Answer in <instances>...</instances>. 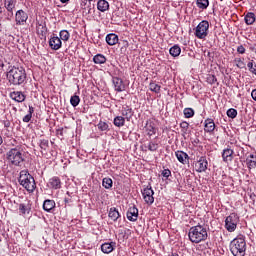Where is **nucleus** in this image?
Wrapping results in <instances>:
<instances>
[{
	"label": "nucleus",
	"instance_id": "24",
	"mask_svg": "<svg viewBox=\"0 0 256 256\" xmlns=\"http://www.w3.org/2000/svg\"><path fill=\"white\" fill-rule=\"evenodd\" d=\"M43 209L44 211H47V213L53 211V209H55V200H45L43 203Z\"/></svg>",
	"mask_w": 256,
	"mask_h": 256
},
{
	"label": "nucleus",
	"instance_id": "35",
	"mask_svg": "<svg viewBox=\"0 0 256 256\" xmlns=\"http://www.w3.org/2000/svg\"><path fill=\"white\" fill-rule=\"evenodd\" d=\"M115 127H123L125 125V118L123 116H117L114 118Z\"/></svg>",
	"mask_w": 256,
	"mask_h": 256
},
{
	"label": "nucleus",
	"instance_id": "22",
	"mask_svg": "<svg viewBox=\"0 0 256 256\" xmlns=\"http://www.w3.org/2000/svg\"><path fill=\"white\" fill-rule=\"evenodd\" d=\"M97 9L101 11V13H105V11H109V2L107 0H99L97 2Z\"/></svg>",
	"mask_w": 256,
	"mask_h": 256
},
{
	"label": "nucleus",
	"instance_id": "3",
	"mask_svg": "<svg viewBox=\"0 0 256 256\" xmlns=\"http://www.w3.org/2000/svg\"><path fill=\"white\" fill-rule=\"evenodd\" d=\"M230 251L234 256H245L247 251V242L245 236H238L230 242Z\"/></svg>",
	"mask_w": 256,
	"mask_h": 256
},
{
	"label": "nucleus",
	"instance_id": "59",
	"mask_svg": "<svg viewBox=\"0 0 256 256\" xmlns=\"http://www.w3.org/2000/svg\"><path fill=\"white\" fill-rule=\"evenodd\" d=\"M252 51L256 53V44L254 45V47H252Z\"/></svg>",
	"mask_w": 256,
	"mask_h": 256
},
{
	"label": "nucleus",
	"instance_id": "25",
	"mask_svg": "<svg viewBox=\"0 0 256 256\" xmlns=\"http://www.w3.org/2000/svg\"><path fill=\"white\" fill-rule=\"evenodd\" d=\"M93 61L96 65H103V64L107 63V58L103 54H96L93 57Z\"/></svg>",
	"mask_w": 256,
	"mask_h": 256
},
{
	"label": "nucleus",
	"instance_id": "44",
	"mask_svg": "<svg viewBox=\"0 0 256 256\" xmlns=\"http://www.w3.org/2000/svg\"><path fill=\"white\" fill-rule=\"evenodd\" d=\"M157 149H159V143L157 142H149L148 144V150L149 151H157Z\"/></svg>",
	"mask_w": 256,
	"mask_h": 256
},
{
	"label": "nucleus",
	"instance_id": "61",
	"mask_svg": "<svg viewBox=\"0 0 256 256\" xmlns=\"http://www.w3.org/2000/svg\"><path fill=\"white\" fill-rule=\"evenodd\" d=\"M67 195H69V192H67Z\"/></svg>",
	"mask_w": 256,
	"mask_h": 256
},
{
	"label": "nucleus",
	"instance_id": "11",
	"mask_svg": "<svg viewBox=\"0 0 256 256\" xmlns=\"http://www.w3.org/2000/svg\"><path fill=\"white\" fill-rule=\"evenodd\" d=\"M248 155V156H247ZM246 160L245 163L249 169V171H251V169H255L256 167V153H246L245 154Z\"/></svg>",
	"mask_w": 256,
	"mask_h": 256
},
{
	"label": "nucleus",
	"instance_id": "54",
	"mask_svg": "<svg viewBox=\"0 0 256 256\" xmlns=\"http://www.w3.org/2000/svg\"><path fill=\"white\" fill-rule=\"evenodd\" d=\"M251 97L254 101H256V89H254L251 93Z\"/></svg>",
	"mask_w": 256,
	"mask_h": 256
},
{
	"label": "nucleus",
	"instance_id": "31",
	"mask_svg": "<svg viewBox=\"0 0 256 256\" xmlns=\"http://www.w3.org/2000/svg\"><path fill=\"white\" fill-rule=\"evenodd\" d=\"M169 53L172 57H179L181 55V47L174 45L170 48Z\"/></svg>",
	"mask_w": 256,
	"mask_h": 256
},
{
	"label": "nucleus",
	"instance_id": "26",
	"mask_svg": "<svg viewBox=\"0 0 256 256\" xmlns=\"http://www.w3.org/2000/svg\"><path fill=\"white\" fill-rule=\"evenodd\" d=\"M80 7L83 10L82 13L86 15H91L93 9L91 8V5H88L87 7V0H84L80 3Z\"/></svg>",
	"mask_w": 256,
	"mask_h": 256
},
{
	"label": "nucleus",
	"instance_id": "33",
	"mask_svg": "<svg viewBox=\"0 0 256 256\" xmlns=\"http://www.w3.org/2000/svg\"><path fill=\"white\" fill-rule=\"evenodd\" d=\"M19 211H20V213H22V215L30 213L31 205L30 204H20L19 205Z\"/></svg>",
	"mask_w": 256,
	"mask_h": 256
},
{
	"label": "nucleus",
	"instance_id": "27",
	"mask_svg": "<svg viewBox=\"0 0 256 256\" xmlns=\"http://www.w3.org/2000/svg\"><path fill=\"white\" fill-rule=\"evenodd\" d=\"M122 115L123 117H126L127 121L131 120V117H133V109L129 106H125L122 109Z\"/></svg>",
	"mask_w": 256,
	"mask_h": 256
},
{
	"label": "nucleus",
	"instance_id": "57",
	"mask_svg": "<svg viewBox=\"0 0 256 256\" xmlns=\"http://www.w3.org/2000/svg\"><path fill=\"white\" fill-rule=\"evenodd\" d=\"M170 256H179L177 252H172Z\"/></svg>",
	"mask_w": 256,
	"mask_h": 256
},
{
	"label": "nucleus",
	"instance_id": "8",
	"mask_svg": "<svg viewBox=\"0 0 256 256\" xmlns=\"http://www.w3.org/2000/svg\"><path fill=\"white\" fill-rule=\"evenodd\" d=\"M153 195H155V191H153L151 184L142 190V196L147 205H153L155 203V197Z\"/></svg>",
	"mask_w": 256,
	"mask_h": 256
},
{
	"label": "nucleus",
	"instance_id": "42",
	"mask_svg": "<svg viewBox=\"0 0 256 256\" xmlns=\"http://www.w3.org/2000/svg\"><path fill=\"white\" fill-rule=\"evenodd\" d=\"M39 147H40V149H43V151H47V149L49 147V140H46V139L40 140Z\"/></svg>",
	"mask_w": 256,
	"mask_h": 256
},
{
	"label": "nucleus",
	"instance_id": "46",
	"mask_svg": "<svg viewBox=\"0 0 256 256\" xmlns=\"http://www.w3.org/2000/svg\"><path fill=\"white\" fill-rule=\"evenodd\" d=\"M207 81H208V83H210V85H213V84L217 83V77H215V75H210L207 78Z\"/></svg>",
	"mask_w": 256,
	"mask_h": 256
},
{
	"label": "nucleus",
	"instance_id": "56",
	"mask_svg": "<svg viewBox=\"0 0 256 256\" xmlns=\"http://www.w3.org/2000/svg\"><path fill=\"white\" fill-rule=\"evenodd\" d=\"M241 65H243V61L239 60V64H237V67L241 68Z\"/></svg>",
	"mask_w": 256,
	"mask_h": 256
},
{
	"label": "nucleus",
	"instance_id": "18",
	"mask_svg": "<svg viewBox=\"0 0 256 256\" xmlns=\"http://www.w3.org/2000/svg\"><path fill=\"white\" fill-rule=\"evenodd\" d=\"M115 242H105L101 245V251L102 253H106V255H109V253H113L115 250Z\"/></svg>",
	"mask_w": 256,
	"mask_h": 256
},
{
	"label": "nucleus",
	"instance_id": "53",
	"mask_svg": "<svg viewBox=\"0 0 256 256\" xmlns=\"http://www.w3.org/2000/svg\"><path fill=\"white\" fill-rule=\"evenodd\" d=\"M4 127L9 128L11 127V122L9 120L4 121Z\"/></svg>",
	"mask_w": 256,
	"mask_h": 256
},
{
	"label": "nucleus",
	"instance_id": "47",
	"mask_svg": "<svg viewBox=\"0 0 256 256\" xmlns=\"http://www.w3.org/2000/svg\"><path fill=\"white\" fill-rule=\"evenodd\" d=\"M180 127L184 133H187V130L189 129V123L187 122H181Z\"/></svg>",
	"mask_w": 256,
	"mask_h": 256
},
{
	"label": "nucleus",
	"instance_id": "41",
	"mask_svg": "<svg viewBox=\"0 0 256 256\" xmlns=\"http://www.w3.org/2000/svg\"><path fill=\"white\" fill-rule=\"evenodd\" d=\"M97 127L99 131H109V124L107 122L100 121Z\"/></svg>",
	"mask_w": 256,
	"mask_h": 256
},
{
	"label": "nucleus",
	"instance_id": "55",
	"mask_svg": "<svg viewBox=\"0 0 256 256\" xmlns=\"http://www.w3.org/2000/svg\"><path fill=\"white\" fill-rule=\"evenodd\" d=\"M64 203H71V198H64Z\"/></svg>",
	"mask_w": 256,
	"mask_h": 256
},
{
	"label": "nucleus",
	"instance_id": "29",
	"mask_svg": "<svg viewBox=\"0 0 256 256\" xmlns=\"http://www.w3.org/2000/svg\"><path fill=\"white\" fill-rule=\"evenodd\" d=\"M37 33L40 35L41 39L47 37V26L39 24L37 27Z\"/></svg>",
	"mask_w": 256,
	"mask_h": 256
},
{
	"label": "nucleus",
	"instance_id": "10",
	"mask_svg": "<svg viewBox=\"0 0 256 256\" xmlns=\"http://www.w3.org/2000/svg\"><path fill=\"white\" fill-rule=\"evenodd\" d=\"M208 165H209V162H207V158L202 156L195 164V167L197 168L196 171L198 173H203V172L207 171Z\"/></svg>",
	"mask_w": 256,
	"mask_h": 256
},
{
	"label": "nucleus",
	"instance_id": "2",
	"mask_svg": "<svg viewBox=\"0 0 256 256\" xmlns=\"http://www.w3.org/2000/svg\"><path fill=\"white\" fill-rule=\"evenodd\" d=\"M189 241L191 243H201V241H207V228L205 226L198 224L196 226H192L188 232Z\"/></svg>",
	"mask_w": 256,
	"mask_h": 256
},
{
	"label": "nucleus",
	"instance_id": "20",
	"mask_svg": "<svg viewBox=\"0 0 256 256\" xmlns=\"http://www.w3.org/2000/svg\"><path fill=\"white\" fill-rule=\"evenodd\" d=\"M204 131L206 133H213L215 131V122L213 119L208 118L205 120Z\"/></svg>",
	"mask_w": 256,
	"mask_h": 256
},
{
	"label": "nucleus",
	"instance_id": "13",
	"mask_svg": "<svg viewBox=\"0 0 256 256\" xmlns=\"http://www.w3.org/2000/svg\"><path fill=\"white\" fill-rule=\"evenodd\" d=\"M112 83L114 85L115 91H117L118 93L125 91L126 86H125V82H123V79L119 77H114L112 79Z\"/></svg>",
	"mask_w": 256,
	"mask_h": 256
},
{
	"label": "nucleus",
	"instance_id": "6",
	"mask_svg": "<svg viewBox=\"0 0 256 256\" xmlns=\"http://www.w3.org/2000/svg\"><path fill=\"white\" fill-rule=\"evenodd\" d=\"M194 35L197 37V39H205V37L209 35V21L202 20L197 25Z\"/></svg>",
	"mask_w": 256,
	"mask_h": 256
},
{
	"label": "nucleus",
	"instance_id": "43",
	"mask_svg": "<svg viewBox=\"0 0 256 256\" xmlns=\"http://www.w3.org/2000/svg\"><path fill=\"white\" fill-rule=\"evenodd\" d=\"M226 113L230 119H235V117H237V110L235 108L228 109Z\"/></svg>",
	"mask_w": 256,
	"mask_h": 256
},
{
	"label": "nucleus",
	"instance_id": "15",
	"mask_svg": "<svg viewBox=\"0 0 256 256\" xmlns=\"http://www.w3.org/2000/svg\"><path fill=\"white\" fill-rule=\"evenodd\" d=\"M16 25H24V23L29 19V15L23 10H18L15 15Z\"/></svg>",
	"mask_w": 256,
	"mask_h": 256
},
{
	"label": "nucleus",
	"instance_id": "48",
	"mask_svg": "<svg viewBox=\"0 0 256 256\" xmlns=\"http://www.w3.org/2000/svg\"><path fill=\"white\" fill-rule=\"evenodd\" d=\"M162 177H165V179H169V177H171V170L169 169H164L162 171Z\"/></svg>",
	"mask_w": 256,
	"mask_h": 256
},
{
	"label": "nucleus",
	"instance_id": "12",
	"mask_svg": "<svg viewBox=\"0 0 256 256\" xmlns=\"http://www.w3.org/2000/svg\"><path fill=\"white\" fill-rule=\"evenodd\" d=\"M126 217L128 221H137V219H139V209H137L135 206H131L127 211Z\"/></svg>",
	"mask_w": 256,
	"mask_h": 256
},
{
	"label": "nucleus",
	"instance_id": "37",
	"mask_svg": "<svg viewBox=\"0 0 256 256\" xmlns=\"http://www.w3.org/2000/svg\"><path fill=\"white\" fill-rule=\"evenodd\" d=\"M60 40L62 41H69L71 34L67 30H61L60 33Z\"/></svg>",
	"mask_w": 256,
	"mask_h": 256
},
{
	"label": "nucleus",
	"instance_id": "52",
	"mask_svg": "<svg viewBox=\"0 0 256 256\" xmlns=\"http://www.w3.org/2000/svg\"><path fill=\"white\" fill-rule=\"evenodd\" d=\"M33 113H35V108L33 106H29V110H28V115H32L33 116Z\"/></svg>",
	"mask_w": 256,
	"mask_h": 256
},
{
	"label": "nucleus",
	"instance_id": "14",
	"mask_svg": "<svg viewBox=\"0 0 256 256\" xmlns=\"http://www.w3.org/2000/svg\"><path fill=\"white\" fill-rule=\"evenodd\" d=\"M235 155V151L231 148H225L222 151V159L224 161V163H231V161H233L234 156Z\"/></svg>",
	"mask_w": 256,
	"mask_h": 256
},
{
	"label": "nucleus",
	"instance_id": "30",
	"mask_svg": "<svg viewBox=\"0 0 256 256\" xmlns=\"http://www.w3.org/2000/svg\"><path fill=\"white\" fill-rule=\"evenodd\" d=\"M145 127L147 135H149V137H152V135H155L157 133V128H155V124L147 123Z\"/></svg>",
	"mask_w": 256,
	"mask_h": 256
},
{
	"label": "nucleus",
	"instance_id": "49",
	"mask_svg": "<svg viewBox=\"0 0 256 256\" xmlns=\"http://www.w3.org/2000/svg\"><path fill=\"white\" fill-rule=\"evenodd\" d=\"M33 118V116L31 114H27L23 117L22 121L24 123H29V121H31V119Z\"/></svg>",
	"mask_w": 256,
	"mask_h": 256
},
{
	"label": "nucleus",
	"instance_id": "17",
	"mask_svg": "<svg viewBox=\"0 0 256 256\" xmlns=\"http://www.w3.org/2000/svg\"><path fill=\"white\" fill-rule=\"evenodd\" d=\"M48 187L50 189H61V178L57 176H53L52 178L49 179L48 181Z\"/></svg>",
	"mask_w": 256,
	"mask_h": 256
},
{
	"label": "nucleus",
	"instance_id": "16",
	"mask_svg": "<svg viewBox=\"0 0 256 256\" xmlns=\"http://www.w3.org/2000/svg\"><path fill=\"white\" fill-rule=\"evenodd\" d=\"M10 98L17 103H23V101L27 99V96H25V94H23L21 91H14L10 93Z\"/></svg>",
	"mask_w": 256,
	"mask_h": 256
},
{
	"label": "nucleus",
	"instance_id": "28",
	"mask_svg": "<svg viewBox=\"0 0 256 256\" xmlns=\"http://www.w3.org/2000/svg\"><path fill=\"white\" fill-rule=\"evenodd\" d=\"M246 25H253L255 23V13L248 12L244 18Z\"/></svg>",
	"mask_w": 256,
	"mask_h": 256
},
{
	"label": "nucleus",
	"instance_id": "5",
	"mask_svg": "<svg viewBox=\"0 0 256 256\" xmlns=\"http://www.w3.org/2000/svg\"><path fill=\"white\" fill-rule=\"evenodd\" d=\"M6 159H8L9 163L19 167L21 163L25 161L23 158V153H21L20 149L12 148L6 153Z\"/></svg>",
	"mask_w": 256,
	"mask_h": 256
},
{
	"label": "nucleus",
	"instance_id": "4",
	"mask_svg": "<svg viewBox=\"0 0 256 256\" xmlns=\"http://www.w3.org/2000/svg\"><path fill=\"white\" fill-rule=\"evenodd\" d=\"M19 183L28 191L29 193H33L37 187L35 184V178L29 173H20Z\"/></svg>",
	"mask_w": 256,
	"mask_h": 256
},
{
	"label": "nucleus",
	"instance_id": "51",
	"mask_svg": "<svg viewBox=\"0 0 256 256\" xmlns=\"http://www.w3.org/2000/svg\"><path fill=\"white\" fill-rule=\"evenodd\" d=\"M237 51H238V53H240V55H244L245 47L243 45H240L237 47Z\"/></svg>",
	"mask_w": 256,
	"mask_h": 256
},
{
	"label": "nucleus",
	"instance_id": "21",
	"mask_svg": "<svg viewBox=\"0 0 256 256\" xmlns=\"http://www.w3.org/2000/svg\"><path fill=\"white\" fill-rule=\"evenodd\" d=\"M106 43L110 46L117 45L119 43V36L115 33H110L106 36Z\"/></svg>",
	"mask_w": 256,
	"mask_h": 256
},
{
	"label": "nucleus",
	"instance_id": "40",
	"mask_svg": "<svg viewBox=\"0 0 256 256\" xmlns=\"http://www.w3.org/2000/svg\"><path fill=\"white\" fill-rule=\"evenodd\" d=\"M183 113L186 119H191L195 115V110L193 108H185Z\"/></svg>",
	"mask_w": 256,
	"mask_h": 256
},
{
	"label": "nucleus",
	"instance_id": "34",
	"mask_svg": "<svg viewBox=\"0 0 256 256\" xmlns=\"http://www.w3.org/2000/svg\"><path fill=\"white\" fill-rule=\"evenodd\" d=\"M5 8L9 13H13V9H15V1L14 0H5Z\"/></svg>",
	"mask_w": 256,
	"mask_h": 256
},
{
	"label": "nucleus",
	"instance_id": "36",
	"mask_svg": "<svg viewBox=\"0 0 256 256\" xmlns=\"http://www.w3.org/2000/svg\"><path fill=\"white\" fill-rule=\"evenodd\" d=\"M149 87L150 91H152L153 93H161V85L155 82H150Z\"/></svg>",
	"mask_w": 256,
	"mask_h": 256
},
{
	"label": "nucleus",
	"instance_id": "9",
	"mask_svg": "<svg viewBox=\"0 0 256 256\" xmlns=\"http://www.w3.org/2000/svg\"><path fill=\"white\" fill-rule=\"evenodd\" d=\"M63 45V42L61 41V38L56 36L55 34H52L49 40V47L53 51H59Z\"/></svg>",
	"mask_w": 256,
	"mask_h": 256
},
{
	"label": "nucleus",
	"instance_id": "60",
	"mask_svg": "<svg viewBox=\"0 0 256 256\" xmlns=\"http://www.w3.org/2000/svg\"><path fill=\"white\" fill-rule=\"evenodd\" d=\"M3 144V137L0 136V145Z\"/></svg>",
	"mask_w": 256,
	"mask_h": 256
},
{
	"label": "nucleus",
	"instance_id": "23",
	"mask_svg": "<svg viewBox=\"0 0 256 256\" xmlns=\"http://www.w3.org/2000/svg\"><path fill=\"white\" fill-rule=\"evenodd\" d=\"M108 217L112 221H117V219H119V217H121V214L119 213V210H117V208L112 207L109 210Z\"/></svg>",
	"mask_w": 256,
	"mask_h": 256
},
{
	"label": "nucleus",
	"instance_id": "50",
	"mask_svg": "<svg viewBox=\"0 0 256 256\" xmlns=\"http://www.w3.org/2000/svg\"><path fill=\"white\" fill-rule=\"evenodd\" d=\"M120 43L122 45L121 49H127V47H129V41L127 40H122Z\"/></svg>",
	"mask_w": 256,
	"mask_h": 256
},
{
	"label": "nucleus",
	"instance_id": "39",
	"mask_svg": "<svg viewBox=\"0 0 256 256\" xmlns=\"http://www.w3.org/2000/svg\"><path fill=\"white\" fill-rule=\"evenodd\" d=\"M81 103V98H79L78 95L71 96L70 98V104L72 107H77Z\"/></svg>",
	"mask_w": 256,
	"mask_h": 256
},
{
	"label": "nucleus",
	"instance_id": "58",
	"mask_svg": "<svg viewBox=\"0 0 256 256\" xmlns=\"http://www.w3.org/2000/svg\"><path fill=\"white\" fill-rule=\"evenodd\" d=\"M61 3H69V0H60Z\"/></svg>",
	"mask_w": 256,
	"mask_h": 256
},
{
	"label": "nucleus",
	"instance_id": "38",
	"mask_svg": "<svg viewBox=\"0 0 256 256\" xmlns=\"http://www.w3.org/2000/svg\"><path fill=\"white\" fill-rule=\"evenodd\" d=\"M196 4L199 9H207L209 7V0H197Z\"/></svg>",
	"mask_w": 256,
	"mask_h": 256
},
{
	"label": "nucleus",
	"instance_id": "1",
	"mask_svg": "<svg viewBox=\"0 0 256 256\" xmlns=\"http://www.w3.org/2000/svg\"><path fill=\"white\" fill-rule=\"evenodd\" d=\"M7 79L11 85H23L27 80V72L23 67H12L7 73Z\"/></svg>",
	"mask_w": 256,
	"mask_h": 256
},
{
	"label": "nucleus",
	"instance_id": "19",
	"mask_svg": "<svg viewBox=\"0 0 256 256\" xmlns=\"http://www.w3.org/2000/svg\"><path fill=\"white\" fill-rule=\"evenodd\" d=\"M175 156L179 163H182V165H187V161H189V154L185 153L184 151H176Z\"/></svg>",
	"mask_w": 256,
	"mask_h": 256
},
{
	"label": "nucleus",
	"instance_id": "7",
	"mask_svg": "<svg viewBox=\"0 0 256 256\" xmlns=\"http://www.w3.org/2000/svg\"><path fill=\"white\" fill-rule=\"evenodd\" d=\"M237 223H239V216L236 213H231L225 219V229L229 233H233L237 229Z\"/></svg>",
	"mask_w": 256,
	"mask_h": 256
},
{
	"label": "nucleus",
	"instance_id": "32",
	"mask_svg": "<svg viewBox=\"0 0 256 256\" xmlns=\"http://www.w3.org/2000/svg\"><path fill=\"white\" fill-rule=\"evenodd\" d=\"M102 186L104 187V189H111L113 187V179L109 177L103 178Z\"/></svg>",
	"mask_w": 256,
	"mask_h": 256
},
{
	"label": "nucleus",
	"instance_id": "45",
	"mask_svg": "<svg viewBox=\"0 0 256 256\" xmlns=\"http://www.w3.org/2000/svg\"><path fill=\"white\" fill-rule=\"evenodd\" d=\"M247 67H248L250 73H253V75H256V67H255V65L253 64V60L250 61V62L247 64Z\"/></svg>",
	"mask_w": 256,
	"mask_h": 256
}]
</instances>
